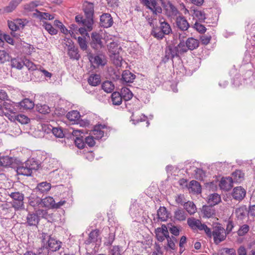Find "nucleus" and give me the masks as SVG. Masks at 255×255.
Segmentation results:
<instances>
[{
    "label": "nucleus",
    "mask_w": 255,
    "mask_h": 255,
    "mask_svg": "<svg viewBox=\"0 0 255 255\" xmlns=\"http://www.w3.org/2000/svg\"><path fill=\"white\" fill-rule=\"evenodd\" d=\"M100 25L105 28H109L113 24V18L108 13H104L100 16Z\"/></svg>",
    "instance_id": "obj_14"
},
{
    "label": "nucleus",
    "mask_w": 255,
    "mask_h": 255,
    "mask_svg": "<svg viewBox=\"0 0 255 255\" xmlns=\"http://www.w3.org/2000/svg\"><path fill=\"white\" fill-rule=\"evenodd\" d=\"M108 49L110 53L114 55L117 54H119V52L121 50V48L119 45L116 42H111L108 45Z\"/></svg>",
    "instance_id": "obj_44"
},
{
    "label": "nucleus",
    "mask_w": 255,
    "mask_h": 255,
    "mask_svg": "<svg viewBox=\"0 0 255 255\" xmlns=\"http://www.w3.org/2000/svg\"><path fill=\"white\" fill-rule=\"evenodd\" d=\"M20 109L22 110H30L33 109L34 106V102L32 100L25 98L19 103Z\"/></svg>",
    "instance_id": "obj_26"
},
{
    "label": "nucleus",
    "mask_w": 255,
    "mask_h": 255,
    "mask_svg": "<svg viewBox=\"0 0 255 255\" xmlns=\"http://www.w3.org/2000/svg\"><path fill=\"white\" fill-rule=\"evenodd\" d=\"M41 206L48 208H53L55 202L54 199L50 196L41 199Z\"/></svg>",
    "instance_id": "obj_40"
},
{
    "label": "nucleus",
    "mask_w": 255,
    "mask_h": 255,
    "mask_svg": "<svg viewBox=\"0 0 255 255\" xmlns=\"http://www.w3.org/2000/svg\"><path fill=\"white\" fill-rule=\"evenodd\" d=\"M246 206H242L235 210V214L238 220H243L245 219L247 213Z\"/></svg>",
    "instance_id": "obj_31"
},
{
    "label": "nucleus",
    "mask_w": 255,
    "mask_h": 255,
    "mask_svg": "<svg viewBox=\"0 0 255 255\" xmlns=\"http://www.w3.org/2000/svg\"><path fill=\"white\" fill-rule=\"evenodd\" d=\"M89 84L92 86H97L101 83V76L98 74H92L88 79Z\"/></svg>",
    "instance_id": "obj_32"
},
{
    "label": "nucleus",
    "mask_w": 255,
    "mask_h": 255,
    "mask_svg": "<svg viewBox=\"0 0 255 255\" xmlns=\"http://www.w3.org/2000/svg\"><path fill=\"white\" fill-rule=\"evenodd\" d=\"M103 90L107 93H111L115 88L113 82L109 81L104 82L102 85Z\"/></svg>",
    "instance_id": "obj_48"
},
{
    "label": "nucleus",
    "mask_w": 255,
    "mask_h": 255,
    "mask_svg": "<svg viewBox=\"0 0 255 255\" xmlns=\"http://www.w3.org/2000/svg\"><path fill=\"white\" fill-rule=\"evenodd\" d=\"M51 188L50 183L42 182L37 184L36 187L33 190V192L36 194L39 192L40 194H44L49 191Z\"/></svg>",
    "instance_id": "obj_16"
},
{
    "label": "nucleus",
    "mask_w": 255,
    "mask_h": 255,
    "mask_svg": "<svg viewBox=\"0 0 255 255\" xmlns=\"http://www.w3.org/2000/svg\"><path fill=\"white\" fill-rule=\"evenodd\" d=\"M7 94L4 91L0 90V116L6 117L16 114V109L10 103L6 102Z\"/></svg>",
    "instance_id": "obj_3"
},
{
    "label": "nucleus",
    "mask_w": 255,
    "mask_h": 255,
    "mask_svg": "<svg viewBox=\"0 0 255 255\" xmlns=\"http://www.w3.org/2000/svg\"><path fill=\"white\" fill-rule=\"evenodd\" d=\"M136 76L129 70H125L122 74V78L120 80L123 84L132 83L135 79Z\"/></svg>",
    "instance_id": "obj_21"
},
{
    "label": "nucleus",
    "mask_w": 255,
    "mask_h": 255,
    "mask_svg": "<svg viewBox=\"0 0 255 255\" xmlns=\"http://www.w3.org/2000/svg\"><path fill=\"white\" fill-rule=\"evenodd\" d=\"M161 5L165 11L166 14L168 16L176 15L178 13V10L176 6L170 1H167V2L163 0H160Z\"/></svg>",
    "instance_id": "obj_8"
},
{
    "label": "nucleus",
    "mask_w": 255,
    "mask_h": 255,
    "mask_svg": "<svg viewBox=\"0 0 255 255\" xmlns=\"http://www.w3.org/2000/svg\"><path fill=\"white\" fill-rule=\"evenodd\" d=\"M212 236L215 244L218 245L226 239L227 233L223 227L220 224H217L212 228Z\"/></svg>",
    "instance_id": "obj_5"
},
{
    "label": "nucleus",
    "mask_w": 255,
    "mask_h": 255,
    "mask_svg": "<svg viewBox=\"0 0 255 255\" xmlns=\"http://www.w3.org/2000/svg\"><path fill=\"white\" fill-rule=\"evenodd\" d=\"M221 201L220 196L217 193H214L209 196L208 204L211 206H215L220 203Z\"/></svg>",
    "instance_id": "obj_42"
},
{
    "label": "nucleus",
    "mask_w": 255,
    "mask_h": 255,
    "mask_svg": "<svg viewBox=\"0 0 255 255\" xmlns=\"http://www.w3.org/2000/svg\"><path fill=\"white\" fill-rule=\"evenodd\" d=\"M51 130V129H50ZM51 131L53 134L57 137L62 138L64 134L61 128H52Z\"/></svg>",
    "instance_id": "obj_58"
},
{
    "label": "nucleus",
    "mask_w": 255,
    "mask_h": 255,
    "mask_svg": "<svg viewBox=\"0 0 255 255\" xmlns=\"http://www.w3.org/2000/svg\"><path fill=\"white\" fill-rule=\"evenodd\" d=\"M44 251V248H39L36 253L31 251H28L23 255H46V253H45Z\"/></svg>",
    "instance_id": "obj_63"
},
{
    "label": "nucleus",
    "mask_w": 255,
    "mask_h": 255,
    "mask_svg": "<svg viewBox=\"0 0 255 255\" xmlns=\"http://www.w3.org/2000/svg\"><path fill=\"white\" fill-rule=\"evenodd\" d=\"M176 24L177 27L182 31L187 30L189 27V23L185 17L182 15L176 17Z\"/></svg>",
    "instance_id": "obj_17"
},
{
    "label": "nucleus",
    "mask_w": 255,
    "mask_h": 255,
    "mask_svg": "<svg viewBox=\"0 0 255 255\" xmlns=\"http://www.w3.org/2000/svg\"><path fill=\"white\" fill-rule=\"evenodd\" d=\"M185 43L186 47L189 50H193L197 49L199 46V40L193 37L188 38Z\"/></svg>",
    "instance_id": "obj_25"
},
{
    "label": "nucleus",
    "mask_w": 255,
    "mask_h": 255,
    "mask_svg": "<svg viewBox=\"0 0 255 255\" xmlns=\"http://www.w3.org/2000/svg\"><path fill=\"white\" fill-rule=\"evenodd\" d=\"M220 255H236V251L234 249L223 248L220 251Z\"/></svg>",
    "instance_id": "obj_59"
},
{
    "label": "nucleus",
    "mask_w": 255,
    "mask_h": 255,
    "mask_svg": "<svg viewBox=\"0 0 255 255\" xmlns=\"http://www.w3.org/2000/svg\"><path fill=\"white\" fill-rule=\"evenodd\" d=\"M99 236V230H95L90 232L88 238L86 241V244L89 245L93 242H95L97 240V237Z\"/></svg>",
    "instance_id": "obj_46"
},
{
    "label": "nucleus",
    "mask_w": 255,
    "mask_h": 255,
    "mask_svg": "<svg viewBox=\"0 0 255 255\" xmlns=\"http://www.w3.org/2000/svg\"><path fill=\"white\" fill-rule=\"evenodd\" d=\"M165 53V62L167 61L169 59H173L175 57H179L178 48L173 44L169 45L166 47Z\"/></svg>",
    "instance_id": "obj_10"
},
{
    "label": "nucleus",
    "mask_w": 255,
    "mask_h": 255,
    "mask_svg": "<svg viewBox=\"0 0 255 255\" xmlns=\"http://www.w3.org/2000/svg\"><path fill=\"white\" fill-rule=\"evenodd\" d=\"M161 28L162 30V33L165 35H168L172 32V29L170 25L165 21H160Z\"/></svg>",
    "instance_id": "obj_51"
},
{
    "label": "nucleus",
    "mask_w": 255,
    "mask_h": 255,
    "mask_svg": "<svg viewBox=\"0 0 255 255\" xmlns=\"http://www.w3.org/2000/svg\"><path fill=\"white\" fill-rule=\"evenodd\" d=\"M10 59V56L4 50H0V63L3 64L6 61H8Z\"/></svg>",
    "instance_id": "obj_54"
},
{
    "label": "nucleus",
    "mask_w": 255,
    "mask_h": 255,
    "mask_svg": "<svg viewBox=\"0 0 255 255\" xmlns=\"http://www.w3.org/2000/svg\"><path fill=\"white\" fill-rule=\"evenodd\" d=\"M39 220L37 213H29L26 217V224L29 226H37Z\"/></svg>",
    "instance_id": "obj_18"
},
{
    "label": "nucleus",
    "mask_w": 255,
    "mask_h": 255,
    "mask_svg": "<svg viewBox=\"0 0 255 255\" xmlns=\"http://www.w3.org/2000/svg\"><path fill=\"white\" fill-rule=\"evenodd\" d=\"M246 194V191L241 186L235 187L232 193L233 198L239 201L242 200L244 198Z\"/></svg>",
    "instance_id": "obj_15"
},
{
    "label": "nucleus",
    "mask_w": 255,
    "mask_h": 255,
    "mask_svg": "<svg viewBox=\"0 0 255 255\" xmlns=\"http://www.w3.org/2000/svg\"><path fill=\"white\" fill-rule=\"evenodd\" d=\"M35 10L36 12L34 13V15L40 20L43 19L52 20L54 18L53 15H51L49 13L41 12L37 9H36Z\"/></svg>",
    "instance_id": "obj_36"
},
{
    "label": "nucleus",
    "mask_w": 255,
    "mask_h": 255,
    "mask_svg": "<svg viewBox=\"0 0 255 255\" xmlns=\"http://www.w3.org/2000/svg\"><path fill=\"white\" fill-rule=\"evenodd\" d=\"M83 10L85 13V15L87 18H88L87 24L88 27L90 29L93 28V24L94 23L93 21V15H94V4L92 2L85 1L83 3Z\"/></svg>",
    "instance_id": "obj_6"
},
{
    "label": "nucleus",
    "mask_w": 255,
    "mask_h": 255,
    "mask_svg": "<svg viewBox=\"0 0 255 255\" xmlns=\"http://www.w3.org/2000/svg\"><path fill=\"white\" fill-rule=\"evenodd\" d=\"M155 4L152 5V4H149V7H147L149 9L151 10L153 13L157 14L161 13L162 12V8L160 6L157 5V1L155 0Z\"/></svg>",
    "instance_id": "obj_61"
},
{
    "label": "nucleus",
    "mask_w": 255,
    "mask_h": 255,
    "mask_svg": "<svg viewBox=\"0 0 255 255\" xmlns=\"http://www.w3.org/2000/svg\"><path fill=\"white\" fill-rule=\"evenodd\" d=\"M8 26L11 30V34L14 37L16 36L15 35V31L19 29V26L16 24L15 20L14 21H8Z\"/></svg>",
    "instance_id": "obj_56"
},
{
    "label": "nucleus",
    "mask_w": 255,
    "mask_h": 255,
    "mask_svg": "<svg viewBox=\"0 0 255 255\" xmlns=\"http://www.w3.org/2000/svg\"><path fill=\"white\" fill-rule=\"evenodd\" d=\"M186 213L184 210L181 208L177 209L174 211V217L176 220L180 221H184L186 219Z\"/></svg>",
    "instance_id": "obj_34"
},
{
    "label": "nucleus",
    "mask_w": 255,
    "mask_h": 255,
    "mask_svg": "<svg viewBox=\"0 0 255 255\" xmlns=\"http://www.w3.org/2000/svg\"><path fill=\"white\" fill-rule=\"evenodd\" d=\"M194 17L196 18L199 22H203L206 18V14L204 11L194 9L193 12Z\"/></svg>",
    "instance_id": "obj_45"
},
{
    "label": "nucleus",
    "mask_w": 255,
    "mask_h": 255,
    "mask_svg": "<svg viewBox=\"0 0 255 255\" xmlns=\"http://www.w3.org/2000/svg\"><path fill=\"white\" fill-rule=\"evenodd\" d=\"M78 42L80 46V48L83 50L86 51L87 52L88 50L90 51V49H88L87 43L85 38H82L80 36L78 38Z\"/></svg>",
    "instance_id": "obj_55"
},
{
    "label": "nucleus",
    "mask_w": 255,
    "mask_h": 255,
    "mask_svg": "<svg viewBox=\"0 0 255 255\" xmlns=\"http://www.w3.org/2000/svg\"><path fill=\"white\" fill-rule=\"evenodd\" d=\"M188 189L190 192L194 194H200L201 193V186L200 184L196 180L191 181L188 184Z\"/></svg>",
    "instance_id": "obj_24"
},
{
    "label": "nucleus",
    "mask_w": 255,
    "mask_h": 255,
    "mask_svg": "<svg viewBox=\"0 0 255 255\" xmlns=\"http://www.w3.org/2000/svg\"><path fill=\"white\" fill-rule=\"evenodd\" d=\"M187 224L193 230H200L202 229V224L200 220L194 218H189L187 219ZM203 226H202L203 227Z\"/></svg>",
    "instance_id": "obj_22"
},
{
    "label": "nucleus",
    "mask_w": 255,
    "mask_h": 255,
    "mask_svg": "<svg viewBox=\"0 0 255 255\" xmlns=\"http://www.w3.org/2000/svg\"><path fill=\"white\" fill-rule=\"evenodd\" d=\"M120 94L123 99L126 101L130 100L133 97L132 92L126 87L122 88Z\"/></svg>",
    "instance_id": "obj_38"
},
{
    "label": "nucleus",
    "mask_w": 255,
    "mask_h": 255,
    "mask_svg": "<svg viewBox=\"0 0 255 255\" xmlns=\"http://www.w3.org/2000/svg\"><path fill=\"white\" fill-rule=\"evenodd\" d=\"M37 108L38 112L42 114H48L50 111L49 107L46 105L38 106Z\"/></svg>",
    "instance_id": "obj_64"
},
{
    "label": "nucleus",
    "mask_w": 255,
    "mask_h": 255,
    "mask_svg": "<svg viewBox=\"0 0 255 255\" xmlns=\"http://www.w3.org/2000/svg\"><path fill=\"white\" fill-rule=\"evenodd\" d=\"M233 183L230 177H223L220 182L219 186L221 189L229 191L233 186Z\"/></svg>",
    "instance_id": "obj_19"
},
{
    "label": "nucleus",
    "mask_w": 255,
    "mask_h": 255,
    "mask_svg": "<svg viewBox=\"0 0 255 255\" xmlns=\"http://www.w3.org/2000/svg\"><path fill=\"white\" fill-rule=\"evenodd\" d=\"M11 66L17 69H21L23 66V61L18 58H14L11 59Z\"/></svg>",
    "instance_id": "obj_49"
},
{
    "label": "nucleus",
    "mask_w": 255,
    "mask_h": 255,
    "mask_svg": "<svg viewBox=\"0 0 255 255\" xmlns=\"http://www.w3.org/2000/svg\"><path fill=\"white\" fill-rule=\"evenodd\" d=\"M155 234L157 240L159 242H162L165 239L169 237L168 228L165 225H162L161 228L156 229L155 230Z\"/></svg>",
    "instance_id": "obj_13"
},
{
    "label": "nucleus",
    "mask_w": 255,
    "mask_h": 255,
    "mask_svg": "<svg viewBox=\"0 0 255 255\" xmlns=\"http://www.w3.org/2000/svg\"><path fill=\"white\" fill-rule=\"evenodd\" d=\"M106 128V126L105 125L99 124L96 125L94 128L93 130L92 131V134L94 135V138L95 139H101L104 134V132L102 129Z\"/></svg>",
    "instance_id": "obj_20"
},
{
    "label": "nucleus",
    "mask_w": 255,
    "mask_h": 255,
    "mask_svg": "<svg viewBox=\"0 0 255 255\" xmlns=\"http://www.w3.org/2000/svg\"><path fill=\"white\" fill-rule=\"evenodd\" d=\"M41 199L38 196H35L33 193H32L29 198V206L36 209L40 205H41Z\"/></svg>",
    "instance_id": "obj_27"
},
{
    "label": "nucleus",
    "mask_w": 255,
    "mask_h": 255,
    "mask_svg": "<svg viewBox=\"0 0 255 255\" xmlns=\"http://www.w3.org/2000/svg\"><path fill=\"white\" fill-rule=\"evenodd\" d=\"M90 45L92 48L96 50L102 48L103 46L102 36L98 33L93 32L91 34Z\"/></svg>",
    "instance_id": "obj_11"
},
{
    "label": "nucleus",
    "mask_w": 255,
    "mask_h": 255,
    "mask_svg": "<svg viewBox=\"0 0 255 255\" xmlns=\"http://www.w3.org/2000/svg\"><path fill=\"white\" fill-rule=\"evenodd\" d=\"M230 178L232 179L233 182L240 183L244 179V173L240 170H236L232 173Z\"/></svg>",
    "instance_id": "obj_30"
},
{
    "label": "nucleus",
    "mask_w": 255,
    "mask_h": 255,
    "mask_svg": "<svg viewBox=\"0 0 255 255\" xmlns=\"http://www.w3.org/2000/svg\"><path fill=\"white\" fill-rule=\"evenodd\" d=\"M82 133L83 132L79 130H73L72 131V135L75 137V144L79 149H83L85 146V136L81 135Z\"/></svg>",
    "instance_id": "obj_9"
},
{
    "label": "nucleus",
    "mask_w": 255,
    "mask_h": 255,
    "mask_svg": "<svg viewBox=\"0 0 255 255\" xmlns=\"http://www.w3.org/2000/svg\"><path fill=\"white\" fill-rule=\"evenodd\" d=\"M22 0H11L8 5L4 8V11L6 12L12 11Z\"/></svg>",
    "instance_id": "obj_43"
},
{
    "label": "nucleus",
    "mask_w": 255,
    "mask_h": 255,
    "mask_svg": "<svg viewBox=\"0 0 255 255\" xmlns=\"http://www.w3.org/2000/svg\"><path fill=\"white\" fill-rule=\"evenodd\" d=\"M157 215L158 218L161 221H165L168 218V214L166 208L164 207H160L157 210Z\"/></svg>",
    "instance_id": "obj_35"
},
{
    "label": "nucleus",
    "mask_w": 255,
    "mask_h": 255,
    "mask_svg": "<svg viewBox=\"0 0 255 255\" xmlns=\"http://www.w3.org/2000/svg\"><path fill=\"white\" fill-rule=\"evenodd\" d=\"M75 20L79 24H81L83 26H86L89 31H91L92 29H90L88 27V25L87 24V22L86 21V20H88V18L86 17L85 18H83L82 16L78 15L75 17Z\"/></svg>",
    "instance_id": "obj_57"
},
{
    "label": "nucleus",
    "mask_w": 255,
    "mask_h": 255,
    "mask_svg": "<svg viewBox=\"0 0 255 255\" xmlns=\"http://www.w3.org/2000/svg\"><path fill=\"white\" fill-rule=\"evenodd\" d=\"M85 145L87 144L89 147H93L95 145V139L93 135L87 136L85 138Z\"/></svg>",
    "instance_id": "obj_62"
},
{
    "label": "nucleus",
    "mask_w": 255,
    "mask_h": 255,
    "mask_svg": "<svg viewBox=\"0 0 255 255\" xmlns=\"http://www.w3.org/2000/svg\"><path fill=\"white\" fill-rule=\"evenodd\" d=\"M250 229V226L247 224H243L240 226L237 233L239 236L242 237L247 235Z\"/></svg>",
    "instance_id": "obj_50"
},
{
    "label": "nucleus",
    "mask_w": 255,
    "mask_h": 255,
    "mask_svg": "<svg viewBox=\"0 0 255 255\" xmlns=\"http://www.w3.org/2000/svg\"><path fill=\"white\" fill-rule=\"evenodd\" d=\"M195 176L197 179L202 180L205 176V172L201 168H196L194 170Z\"/></svg>",
    "instance_id": "obj_60"
},
{
    "label": "nucleus",
    "mask_w": 255,
    "mask_h": 255,
    "mask_svg": "<svg viewBox=\"0 0 255 255\" xmlns=\"http://www.w3.org/2000/svg\"><path fill=\"white\" fill-rule=\"evenodd\" d=\"M18 160L16 158L9 157L8 156H4L0 157V165L3 167H11L15 168V164H17Z\"/></svg>",
    "instance_id": "obj_12"
},
{
    "label": "nucleus",
    "mask_w": 255,
    "mask_h": 255,
    "mask_svg": "<svg viewBox=\"0 0 255 255\" xmlns=\"http://www.w3.org/2000/svg\"><path fill=\"white\" fill-rule=\"evenodd\" d=\"M66 117L69 121L73 122L74 124L82 125L81 123V120H80L81 116L79 112L77 111H72L68 112L66 115Z\"/></svg>",
    "instance_id": "obj_23"
},
{
    "label": "nucleus",
    "mask_w": 255,
    "mask_h": 255,
    "mask_svg": "<svg viewBox=\"0 0 255 255\" xmlns=\"http://www.w3.org/2000/svg\"><path fill=\"white\" fill-rule=\"evenodd\" d=\"M184 208L190 215L194 214L197 211L196 205L191 201L185 202L184 204Z\"/></svg>",
    "instance_id": "obj_39"
},
{
    "label": "nucleus",
    "mask_w": 255,
    "mask_h": 255,
    "mask_svg": "<svg viewBox=\"0 0 255 255\" xmlns=\"http://www.w3.org/2000/svg\"><path fill=\"white\" fill-rule=\"evenodd\" d=\"M41 238L42 242L44 244L42 248L44 249V252L45 253H46V255H47V251L54 252L58 251L61 247L62 243L60 241L46 233H43Z\"/></svg>",
    "instance_id": "obj_2"
},
{
    "label": "nucleus",
    "mask_w": 255,
    "mask_h": 255,
    "mask_svg": "<svg viewBox=\"0 0 255 255\" xmlns=\"http://www.w3.org/2000/svg\"><path fill=\"white\" fill-rule=\"evenodd\" d=\"M12 199L11 205L15 210H18L24 208V195L19 192H12L9 195Z\"/></svg>",
    "instance_id": "obj_7"
},
{
    "label": "nucleus",
    "mask_w": 255,
    "mask_h": 255,
    "mask_svg": "<svg viewBox=\"0 0 255 255\" xmlns=\"http://www.w3.org/2000/svg\"><path fill=\"white\" fill-rule=\"evenodd\" d=\"M11 118L13 119L14 121H16L21 124H27L30 120L26 116L24 115H14V116H11Z\"/></svg>",
    "instance_id": "obj_47"
},
{
    "label": "nucleus",
    "mask_w": 255,
    "mask_h": 255,
    "mask_svg": "<svg viewBox=\"0 0 255 255\" xmlns=\"http://www.w3.org/2000/svg\"><path fill=\"white\" fill-rule=\"evenodd\" d=\"M182 38H184V36L181 37V34H179V39L180 40V42L177 46H176V47L178 48L179 55L183 54L187 52L188 50L185 45V41L181 39Z\"/></svg>",
    "instance_id": "obj_41"
},
{
    "label": "nucleus",
    "mask_w": 255,
    "mask_h": 255,
    "mask_svg": "<svg viewBox=\"0 0 255 255\" xmlns=\"http://www.w3.org/2000/svg\"><path fill=\"white\" fill-rule=\"evenodd\" d=\"M151 34L157 39H162L164 37L165 34L162 33V30L161 28V25L159 27H153L151 31Z\"/></svg>",
    "instance_id": "obj_33"
},
{
    "label": "nucleus",
    "mask_w": 255,
    "mask_h": 255,
    "mask_svg": "<svg viewBox=\"0 0 255 255\" xmlns=\"http://www.w3.org/2000/svg\"><path fill=\"white\" fill-rule=\"evenodd\" d=\"M67 54L70 59L74 60H78L81 57L78 48L75 46L67 49Z\"/></svg>",
    "instance_id": "obj_29"
},
{
    "label": "nucleus",
    "mask_w": 255,
    "mask_h": 255,
    "mask_svg": "<svg viewBox=\"0 0 255 255\" xmlns=\"http://www.w3.org/2000/svg\"><path fill=\"white\" fill-rule=\"evenodd\" d=\"M123 98L121 97V94L118 92H115L112 94L111 101L112 104L115 106L120 105L123 101Z\"/></svg>",
    "instance_id": "obj_37"
},
{
    "label": "nucleus",
    "mask_w": 255,
    "mask_h": 255,
    "mask_svg": "<svg viewBox=\"0 0 255 255\" xmlns=\"http://www.w3.org/2000/svg\"><path fill=\"white\" fill-rule=\"evenodd\" d=\"M213 206L209 205H204L202 207V212L204 215V217L206 218L212 217L215 214V211L213 208Z\"/></svg>",
    "instance_id": "obj_28"
},
{
    "label": "nucleus",
    "mask_w": 255,
    "mask_h": 255,
    "mask_svg": "<svg viewBox=\"0 0 255 255\" xmlns=\"http://www.w3.org/2000/svg\"><path fill=\"white\" fill-rule=\"evenodd\" d=\"M40 164L38 161L34 158L29 159L24 163H22L19 165L17 164L16 168V172L17 174L24 176H31L32 170H37Z\"/></svg>",
    "instance_id": "obj_1"
},
{
    "label": "nucleus",
    "mask_w": 255,
    "mask_h": 255,
    "mask_svg": "<svg viewBox=\"0 0 255 255\" xmlns=\"http://www.w3.org/2000/svg\"><path fill=\"white\" fill-rule=\"evenodd\" d=\"M43 26L51 35H55L57 33V30L54 28L51 24L47 22H43Z\"/></svg>",
    "instance_id": "obj_53"
},
{
    "label": "nucleus",
    "mask_w": 255,
    "mask_h": 255,
    "mask_svg": "<svg viewBox=\"0 0 255 255\" xmlns=\"http://www.w3.org/2000/svg\"><path fill=\"white\" fill-rule=\"evenodd\" d=\"M87 56L91 65L95 69L103 67L107 64L106 57L102 53L94 54L88 50L87 52Z\"/></svg>",
    "instance_id": "obj_4"
},
{
    "label": "nucleus",
    "mask_w": 255,
    "mask_h": 255,
    "mask_svg": "<svg viewBox=\"0 0 255 255\" xmlns=\"http://www.w3.org/2000/svg\"><path fill=\"white\" fill-rule=\"evenodd\" d=\"M39 1L35 0L29 2V3L25 4L24 5V8L28 11H33L35 7L39 5Z\"/></svg>",
    "instance_id": "obj_52"
}]
</instances>
